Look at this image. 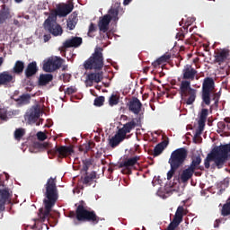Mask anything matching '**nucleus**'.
I'll use <instances>...</instances> for the list:
<instances>
[{
	"label": "nucleus",
	"instance_id": "50",
	"mask_svg": "<svg viewBox=\"0 0 230 230\" xmlns=\"http://www.w3.org/2000/svg\"><path fill=\"white\" fill-rule=\"evenodd\" d=\"M84 164L86 165V166H91V164H93V162L91 160H85L84 162Z\"/></svg>",
	"mask_w": 230,
	"mask_h": 230
},
{
	"label": "nucleus",
	"instance_id": "56",
	"mask_svg": "<svg viewBox=\"0 0 230 230\" xmlns=\"http://www.w3.org/2000/svg\"><path fill=\"white\" fill-rule=\"evenodd\" d=\"M171 84H172V85H176V84H177V81L172 80V81L171 82Z\"/></svg>",
	"mask_w": 230,
	"mask_h": 230
},
{
	"label": "nucleus",
	"instance_id": "41",
	"mask_svg": "<svg viewBox=\"0 0 230 230\" xmlns=\"http://www.w3.org/2000/svg\"><path fill=\"white\" fill-rule=\"evenodd\" d=\"M0 119H2L3 121H6L8 119L6 110L0 109Z\"/></svg>",
	"mask_w": 230,
	"mask_h": 230
},
{
	"label": "nucleus",
	"instance_id": "47",
	"mask_svg": "<svg viewBox=\"0 0 230 230\" xmlns=\"http://www.w3.org/2000/svg\"><path fill=\"white\" fill-rule=\"evenodd\" d=\"M217 127L220 130H224L226 128V122H223V121L218 122Z\"/></svg>",
	"mask_w": 230,
	"mask_h": 230
},
{
	"label": "nucleus",
	"instance_id": "27",
	"mask_svg": "<svg viewBox=\"0 0 230 230\" xmlns=\"http://www.w3.org/2000/svg\"><path fill=\"white\" fill-rule=\"evenodd\" d=\"M166 146H168V143L166 141L157 144L153 151L154 157L161 155L164 151V148H166Z\"/></svg>",
	"mask_w": 230,
	"mask_h": 230
},
{
	"label": "nucleus",
	"instance_id": "61",
	"mask_svg": "<svg viewBox=\"0 0 230 230\" xmlns=\"http://www.w3.org/2000/svg\"><path fill=\"white\" fill-rule=\"evenodd\" d=\"M218 226L219 225H217V223L214 225V227H218Z\"/></svg>",
	"mask_w": 230,
	"mask_h": 230
},
{
	"label": "nucleus",
	"instance_id": "38",
	"mask_svg": "<svg viewBox=\"0 0 230 230\" xmlns=\"http://www.w3.org/2000/svg\"><path fill=\"white\" fill-rule=\"evenodd\" d=\"M103 103H105V97L99 96V97L95 98L93 105H95V107H102V105H103Z\"/></svg>",
	"mask_w": 230,
	"mask_h": 230
},
{
	"label": "nucleus",
	"instance_id": "24",
	"mask_svg": "<svg viewBox=\"0 0 230 230\" xmlns=\"http://www.w3.org/2000/svg\"><path fill=\"white\" fill-rule=\"evenodd\" d=\"M125 137H124L122 133L118 130L117 134L110 139V146L111 148H116V146H118L121 141H124Z\"/></svg>",
	"mask_w": 230,
	"mask_h": 230
},
{
	"label": "nucleus",
	"instance_id": "59",
	"mask_svg": "<svg viewBox=\"0 0 230 230\" xmlns=\"http://www.w3.org/2000/svg\"><path fill=\"white\" fill-rule=\"evenodd\" d=\"M220 222H221L220 219H217V220H216V224H217V225H219V226H220Z\"/></svg>",
	"mask_w": 230,
	"mask_h": 230
},
{
	"label": "nucleus",
	"instance_id": "2",
	"mask_svg": "<svg viewBox=\"0 0 230 230\" xmlns=\"http://www.w3.org/2000/svg\"><path fill=\"white\" fill-rule=\"evenodd\" d=\"M197 69L191 65H186L182 70V81H181L178 93L186 105H193L197 100V89L191 87L193 80H199Z\"/></svg>",
	"mask_w": 230,
	"mask_h": 230
},
{
	"label": "nucleus",
	"instance_id": "46",
	"mask_svg": "<svg viewBox=\"0 0 230 230\" xmlns=\"http://www.w3.org/2000/svg\"><path fill=\"white\" fill-rule=\"evenodd\" d=\"M62 77L64 82H69L71 80V75L69 74H63Z\"/></svg>",
	"mask_w": 230,
	"mask_h": 230
},
{
	"label": "nucleus",
	"instance_id": "60",
	"mask_svg": "<svg viewBox=\"0 0 230 230\" xmlns=\"http://www.w3.org/2000/svg\"><path fill=\"white\" fill-rule=\"evenodd\" d=\"M225 190H226V189H222V188H221V189L219 190V192H220V193H223V191H224Z\"/></svg>",
	"mask_w": 230,
	"mask_h": 230
},
{
	"label": "nucleus",
	"instance_id": "23",
	"mask_svg": "<svg viewBox=\"0 0 230 230\" xmlns=\"http://www.w3.org/2000/svg\"><path fill=\"white\" fill-rule=\"evenodd\" d=\"M194 173L195 172L192 171L190 167L184 169L180 175L181 182H182L183 184H186L188 181L193 178Z\"/></svg>",
	"mask_w": 230,
	"mask_h": 230
},
{
	"label": "nucleus",
	"instance_id": "17",
	"mask_svg": "<svg viewBox=\"0 0 230 230\" xmlns=\"http://www.w3.org/2000/svg\"><path fill=\"white\" fill-rule=\"evenodd\" d=\"M82 42H84V40H82L81 37H72L71 39L66 40L63 43V46L66 49H68V48H80V46H82Z\"/></svg>",
	"mask_w": 230,
	"mask_h": 230
},
{
	"label": "nucleus",
	"instance_id": "63",
	"mask_svg": "<svg viewBox=\"0 0 230 230\" xmlns=\"http://www.w3.org/2000/svg\"><path fill=\"white\" fill-rule=\"evenodd\" d=\"M225 121H226V123H229V119H225Z\"/></svg>",
	"mask_w": 230,
	"mask_h": 230
},
{
	"label": "nucleus",
	"instance_id": "4",
	"mask_svg": "<svg viewBox=\"0 0 230 230\" xmlns=\"http://www.w3.org/2000/svg\"><path fill=\"white\" fill-rule=\"evenodd\" d=\"M46 191L44 193L43 206L44 208H40L38 213V222H46L51 215V209L55 208L57 200H58V189L55 179L49 178L45 184Z\"/></svg>",
	"mask_w": 230,
	"mask_h": 230
},
{
	"label": "nucleus",
	"instance_id": "28",
	"mask_svg": "<svg viewBox=\"0 0 230 230\" xmlns=\"http://www.w3.org/2000/svg\"><path fill=\"white\" fill-rule=\"evenodd\" d=\"M198 125H199L198 129L196 130V133L193 137L194 143H197V137H199V140L202 139V137H200V136L202 135V132H204V128L206 127V122L199 120Z\"/></svg>",
	"mask_w": 230,
	"mask_h": 230
},
{
	"label": "nucleus",
	"instance_id": "64",
	"mask_svg": "<svg viewBox=\"0 0 230 230\" xmlns=\"http://www.w3.org/2000/svg\"><path fill=\"white\" fill-rule=\"evenodd\" d=\"M59 91L62 92V87L59 88Z\"/></svg>",
	"mask_w": 230,
	"mask_h": 230
},
{
	"label": "nucleus",
	"instance_id": "9",
	"mask_svg": "<svg viewBox=\"0 0 230 230\" xmlns=\"http://www.w3.org/2000/svg\"><path fill=\"white\" fill-rule=\"evenodd\" d=\"M63 60L61 58H50L47 61L43 63V71L45 73H53V71H57V69H60L62 67Z\"/></svg>",
	"mask_w": 230,
	"mask_h": 230
},
{
	"label": "nucleus",
	"instance_id": "26",
	"mask_svg": "<svg viewBox=\"0 0 230 230\" xmlns=\"http://www.w3.org/2000/svg\"><path fill=\"white\" fill-rule=\"evenodd\" d=\"M7 19H10V8L3 4L0 12V24H4Z\"/></svg>",
	"mask_w": 230,
	"mask_h": 230
},
{
	"label": "nucleus",
	"instance_id": "16",
	"mask_svg": "<svg viewBox=\"0 0 230 230\" xmlns=\"http://www.w3.org/2000/svg\"><path fill=\"white\" fill-rule=\"evenodd\" d=\"M15 83V76L10 74L8 71L0 73V86L8 85L9 84Z\"/></svg>",
	"mask_w": 230,
	"mask_h": 230
},
{
	"label": "nucleus",
	"instance_id": "62",
	"mask_svg": "<svg viewBox=\"0 0 230 230\" xmlns=\"http://www.w3.org/2000/svg\"><path fill=\"white\" fill-rule=\"evenodd\" d=\"M22 0H15L16 3H22Z\"/></svg>",
	"mask_w": 230,
	"mask_h": 230
},
{
	"label": "nucleus",
	"instance_id": "36",
	"mask_svg": "<svg viewBox=\"0 0 230 230\" xmlns=\"http://www.w3.org/2000/svg\"><path fill=\"white\" fill-rule=\"evenodd\" d=\"M30 100H31V95L25 93L20 96L18 102H21L22 103H30Z\"/></svg>",
	"mask_w": 230,
	"mask_h": 230
},
{
	"label": "nucleus",
	"instance_id": "21",
	"mask_svg": "<svg viewBox=\"0 0 230 230\" xmlns=\"http://www.w3.org/2000/svg\"><path fill=\"white\" fill-rule=\"evenodd\" d=\"M105 15H109L111 21H113V22H118V21H119V17H118V15H119V4H115L108 11V14Z\"/></svg>",
	"mask_w": 230,
	"mask_h": 230
},
{
	"label": "nucleus",
	"instance_id": "39",
	"mask_svg": "<svg viewBox=\"0 0 230 230\" xmlns=\"http://www.w3.org/2000/svg\"><path fill=\"white\" fill-rule=\"evenodd\" d=\"M177 170H179L177 167L171 166L170 171L167 172V181H172V178L175 175Z\"/></svg>",
	"mask_w": 230,
	"mask_h": 230
},
{
	"label": "nucleus",
	"instance_id": "32",
	"mask_svg": "<svg viewBox=\"0 0 230 230\" xmlns=\"http://www.w3.org/2000/svg\"><path fill=\"white\" fill-rule=\"evenodd\" d=\"M26 134V130L22 128H16L14 131V139L16 141H21L22 137H24V135Z\"/></svg>",
	"mask_w": 230,
	"mask_h": 230
},
{
	"label": "nucleus",
	"instance_id": "57",
	"mask_svg": "<svg viewBox=\"0 0 230 230\" xmlns=\"http://www.w3.org/2000/svg\"><path fill=\"white\" fill-rule=\"evenodd\" d=\"M4 61V59L3 58H0V66H3Z\"/></svg>",
	"mask_w": 230,
	"mask_h": 230
},
{
	"label": "nucleus",
	"instance_id": "12",
	"mask_svg": "<svg viewBox=\"0 0 230 230\" xmlns=\"http://www.w3.org/2000/svg\"><path fill=\"white\" fill-rule=\"evenodd\" d=\"M40 118V108L39 106H32L25 114V119L29 123H37Z\"/></svg>",
	"mask_w": 230,
	"mask_h": 230
},
{
	"label": "nucleus",
	"instance_id": "54",
	"mask_svg": "<svg viewBox=\"0 0 230 230\" xmlns=\"http://www.w3.org/2000/svg\"><path fill=\"white\" fill-rule=\"evenodd\" d=\"M194 143H202V138L199 140V137H196V142Z\"/></svg>",
	"mask_w": 230,
	"mask_h": 230
},
{
	"label": "nucleus",
	"instance_id": "11",
	"mask_svg": "<svg viewBox=\"0 0 230 230\" xmlns=\"http://www.w3.org/2000/svg\"><path fill=\"white\" fill-rule=\"evenodd\" d=\"M53 155H58V157L63 159L64 157H69L72 154H75V150L71 146H55L51 150Z\"/></svg>",
	"mask_w": 230,
	"mask_h": 230
},
{
	"label": "nucleus",
	"instance_id": "51",
	"mask_svg": "<svg viewBox=\"0 0 230 230\" xmlns=\"http://www.w3.org/2000/svg\"><path fill=\"white\" fill-rule=\"evenodd\" d=\"M13 24H14V26L21 28V22H19V20H13Z\"/></svg>",
	"mask_w": 230,
	"mask_h": 230
},
{
	"label": "nucleus",
	"instance_id": "14",
	"mask_svg": "<svg viewBox=\"0 0 230 230\" xmlns=\"http://www.w3.org/2000/svg\"><path fill=\"white\" fill-rule=\"evenodd\" d=\"M141 107H143V104L137 97H132L128 102V109L129 112H132L133 114H139V112H141Z\"/></svg>",
	"mask_w": 230,
	"mask_h": 230
},
{
	"label": "nucleus",
	"instance_id": "31",
	"mask_svg": "<svg viewBox=\"0 0 230 230\" xmlns=\"http://www.w3.org/2000/svg\"><path fill=\"white\" fill-rule=\"evenodd\" d=\"M49 82H53V75L42 74L40 75V79H39L40 85H48Z\"/></svg>",
	"mask_w": 230,
	"mask_h": 230
},
{
	"label": "nucleus",
	"instance_id": "45",
	"mask_svg": "<svg viewBox=\"0 0 230 230\" xmlns=\"http://www.w3.org/2000/svg\"><path fill=\"white\" fill-rule=\"evenodd\" d=\"M214 105H218V102H220V93H216L213 94Z\"/></svg>",
	"mask_w": 230,
	"mask_h": 230
},
{
	"label": "nucleus",
	"instance_id": "55",
	"mask_svg": "<svg viewBox=\"0 0 230 230\" xmlns=\"http://www.w3.org/2000/svg\"><path fill=\"white\" fill-rule=\"evenodd\" d=\"M13 114H14V115L19 114V110H15V111H13Z\"/></svg>",
	"mask_w": 230,
	"mask_h": 230
},
{
	"label": "nucleus",
	"instance_id": "43",
	"mask_svg": "<svg viewBox=\"0 0 230 230\" xmlns=\"http://www.w3.org/2000/svg\"><path fill=\"white\" fill-rule=\"evenodd\" d=\"M75 93H76V88H75L74 86H70L65 91V94L68 95L75 94Z\"/></svg>",
	"mask_w": 230,
	"mask_h": 230
},
{
	"label": "nucleus",
	"instance_id": "53",
	"mask_svg": "<svg viewBox=\"0 0 230 230\" xmlns=\"http://www.w3.org/2000/svg\"><path fill=\"white\" fill-rule=\"evenodd\" d=\"M132 3V0H124L123 4L124 6H127L128 4H130Z\"/></svg>",
	"mask_w": 230,
	"mask_h": 230
},
{
	"label": "nucleus",
	"instance_id": "52",
	"mask_svg": "<svg viewBox=\"0 0 230 230\" xmlns=\"http://www.w3.org/2000/svg\"><path fill=\"white\" fill-rule=\"evenodd\" d=\"M83 170H84V172H85V173L87 174V172L89 171V165L84 164Z\"/></svg>",
	"mask_w": 230,
	"mask_h": 230
},
{
	"label": "nucleus",
	"instance_id": "6",
	"mask_svg": "<svg viewBox=\"0 0 230 230\" xmlns=\"http://www.w3.org/2000/svg\"><path fill=\"white\" fill-rule=\"evenodd\" d=\"M75 217L78 222H90L93 226H96L100 222V217L96 215V212L86 209L82 204L78 205L75 213L74 211L69 213L70 218H75Z\"/></svg>",
	"mask_w": 230,
	"mask_h": 230
},
{
	"label": "nucleus",
	"instance_id": "29",
	"mask_svg": "<svg viewBox=\"0 0 230 230\" xmlns=\"http://www.w3.org/2000/svg\"><path fill=\"white\" fill-rule=\"evenodd\" d=\"M12 72L13 75H22V73H24V62L17 60L13 67Z\"/></svg>",
	"mask_w": 230,
	"mask_h": 230
},
{
	"label": "nucleus",
	"instance_id": "3",
	"mask_svg": "<svg viewBox=\"0 0 230 230\" xmlns=\"http://www.w3.org/2000/svg\"><path fill=\"white\" fill-rule=\"evenodd\" d=\"M103 66H105L103 61V49L102 48H95L94 52L91 55V57L86 59L83 67L86 71H98L95 73H90L86 75V84H90L93 85V83L100 84L102 80H103Z\"/></svg>",
	"mask_w": 230,
	"mask_h": 230
},
{
	"label": "nucleus",
	"instance_id": "13",
	"mask_svg": "<svg viewBox=\"0 0 230 230\" xmlns=\"http://www.w3.org/2000/svg\"><path fill=\"white\" fill-rule=\"evenodd\" d=\"M137 161H139V156L137 155L126 158L124 161L119 163V168H125L128 173H132V168L137 164Z\"/></svg>",
	"mask_w": 230,
	"mask_h": 230
},
{
	"label": "nucleus",
	"instance_id": "34",
	"mask_svg": "<svg viewBox=\"0 0 230 230\" xmlns=\"http://www.w3.org/2000/svg\"><path fill=\"white\" fill-rule=\"evenodd\" d=\"M222 217H229L230 215V200L223 205L221 210Z\"/></svg>",
	"mask_w": 230,
	"mask_h": 230
},
{
	"label": "nucleus",
	"instance_id": "22",
	"mask_svg": "<svg viewBox=\"0 0 230 230\" xmlns=\"http://www.w3.org/2000/svg\"><path fill=\"white\" fill-rule=\"evenodd\" d=\"M76 24H78V13L74 12L69 15L66 21V28H68L70 31H73L75 28H76Z\"/></svg>",
	"mask_w": 230,
	"mask_h": 230
},
{
	"label": "nucleus",
	"instance_id": "58",
	"mask_svg": "<svg viewBox=\"0 0 230 230\" xmlns=\"http://www.w3.org/2000/svg\"><path fill=\"white\" fill-rule=\"evenodd\" d=\"M185 44H191V42L190 41V40H186Z\"/></svg>",
	"mask_w": 230,
	"mask_h": 230
},
{
	"label": "nucleus",
	"instance_id": "42",
	"mask_svg": "<svg viewBox=\"0 0 230 230\" xmlns=\"http://www.w3.org/2000/svg\"><path fill=\"white\" fill-rule=\"evenodd\" d=\"M37 137L39 141H46V139H48V136L42 131L37 133Z\"/></svg>",
	"mask_w": 230,
	"mask_h": 230
},
{
	"label": "nucleus",
	"instance_id": "40",
	"mask_svg": "<svg viewBox=\"0 0 230 230\" xmlns=\"http://www.w3.org/2000/svg\"><path fill=\"white\" fill-rule=\"evenodd\" d=\"M170 58H172V56L164 54V56L157 58V60L162 65V64H164V62H168Z\"/></svg>",
	"mask_w": 230,
	"mask_h": 230
},
{
	"label": "nucleus",
	"instance_id": "5",
	"mask_svg": "<svg viewBox=\"0 0 230 230\" xmlns=\"http://www.w3.org/2000/svg\"><path fill=\"white\" fill-rule=\"evenodd\" d=\"M74 8L75 6L69 4L58 6L57 10L50 13L48 19L45 20L43 23L44 30L49 31L54 37L62 35L64 30H62L60 24L57 23V17H66V15H69L73 12Z\"/></svg>",
	"mask_w": 230,
	"mask_h": 230
},
{
	"label": "nucleus",
	"instance_id": "25",
	"mask_svg": "<svg viewBox=\"0 0 230 230\" xmlns=\"http://www.w3.org/2000/svg\"><path fill=\"white\" fill-rule=\"evenodd\" d=\"M183 217H184V207L180 206V207H178V208L175 212L172 222L181 226V223L182 222Z\"/></svg>",
	"mask_w": 230,
	"mask_h": 230
},
{
	"label": "nucleus",
	"instance_id": "37",
	"mask_svg": "<svg viewBox=\"0 0 230 230\" xmlns=\"http://www.w3.org/2000/svg\"><path fill=\"white\" fill-rule=\"evenodd\" d=\"M209 113V111L208 109H202L200 115H199V121H204L206 122V119H208V114Z\"/></svg>",
	"mask_w": 230,
	"mask_h": 230
},
{
	"label": "nucleus",
	"instance_id": "8",
	"mask_svg": "<svg viewBox=\"0 0 230 230\" xmlns=\"http://www.w3.org/2000/svg\"><path fill=\"white\" fill-rule=\"evenodd\" d=\"M188 158V150L184 147L178 148L171 154L169 158L170 166L174 168H181L184 165L186 159Z\"/></svg>",
	"mask_w": 230,
	"mask_h": 230
},
{
	"label": "nucleus",
	"instance_id": "15",
	"mask_svg": "<svg viewBox=\"0 0 230 230\" xmlns=\"http://www.w3.org/2000/svg\"><path fill=\"white\" fill-rule=\"evenodd\" d=\"M26 78L30 79L35 76L39 73V66H37V61L29 63L24 70Z\"/></svg>",
	"mask_w": 230,
	"mask_h": 230
},
{
	"label": "nucleus",
	"instance_id": "7",
	"mask_svg": "<svg viewBox=\"0 0 230 230\" xmlns=\"http://www.w3.org/2000/svg\"><path fill=\"white\" fill-rule=\"evenodd\" d=\"M215 91V80L212 77H206L202 83L201 100L202 107L211 105V93Z\"/></svg>",
	"mask_w": 230,
	"mask_h": 230
},
{
	"label": "nucleus",
	"instance_id": "1",
	"mask_svg": "<svg viewBox=\"0 0 230 230\" xmlns=\"http://www.w3.org/2000/svg\"><path fill=\"white\" fill-rule=\"evenodd\" d=\"M230 159V143L220 145L214 147L210 153L207 155L204 160V166L200 165L202 163V158L200 155L192 157V161L189 168L192 171L200 170H209L211 168V162L213 161V166H216L217 170H222L225 166H227V161Z\"/></svg>",
	"mask_w": 230,
	"mask_h": 230
},
{
	"label": "nucleus",
	"instance_id": "19",
	"mask_svg": "<svg viewBox=\"0 0 230 230\" xmlns=\"http://www.w3.org/2000/svg\"><path fill=\"white\" fill-rule=\"evenodd\" d=\"M136 119H132L130 121L124 124L123 127L119 129V132H121L124 137H127V134H130L132 130L136 128Z\"/></svg>",
	"mask_w": 230,
	"mask_h": 230
},
{
	"label": "nucleus",
	"instance_id": "20",
	"mask_svg": "<svg viewBox=\"0 0 230 230\" xmlns=\"http://www.w3.org/2000/svg\"><path fill=\"white\" fill-rule=\"evenodd\" d=\"M6 202H10V191L6 189L0 190V211H4Z\"/></svg>",
	"mask_w": 230,
	"mask_h": 230
},
{
	"label": "nucleus",
	"instance_id": "30",
	"mask_svg": "<svg viewBox=\"0 0 230 230\" xmlns=\"http://www.w3.org/2000/svg\"><path fill=\"white\" fill-rule=\"evenodd\" d=\"M94 179H96V172H92L90 174L86 172L83 180V184L85 186H92L94 184Z\"/></svg>",
	"mask_w": 230,
	"mask_h": 230
},
{
	"label": "nucleus",
	"instance_id": "44",
	"mask_svg": "<svg viewBox=\"0 0 230 230\" xmlns=\"http://www.w3.org/2000/svg\"><path fill=\"white\" fill-rule=\"evenodd\" d=\"M93 31H96V25L91 22L88 29V37H91V34L93 33Z\"/></svg>",
	"mask_w": 230,
	"mask_h": 230
},
{
	"label": "nucleus",
	"instance_id": "10",
	"mask_svg": "<svg viewBox=\"0 0 230 230\" xmlns=\"http://www.w3.org/2000/svg\"><path fill=\"white\" fill-rule=\"evenodd\" d=\"M229 53L230 51L227 49H216L214 51V62L219 66H222V64L227 62L230 55Z\"/></svg>",
	"mask_w": 230,
	"mask_h": 230
},
{
	"label": "nucleus",
	"instance_id": "35",
	"mask_svg": "<svg viewBox=\"0 0 230 230\" xmlns=\"http://www.w3.org/2000/svg\"><path fill=\"white\" fill-rule=\"evenodd\" d=\"M186 33H188V26L183 27V29L176 34V39H178V40H182L184 37H186Z\"/></svg>",
	"mask_w": 230,
	"mask_h": 230
},
{
	"label": "nucleus",
	"instance_id": "48",
	"mask_svg": "<svg viewBox=\"0 0 230 230\" xmlns=\"http://www.w3.org/2000/svg\"><path fill=\"white\" fill-rule=\"evenodd\" d=\"M153 67L157 68L159 66H161V63L159 62V59H156L152 63Z\"/></svg>",
	"mask_w": 230,
	"mask_h": 230
},
{
	"label": "nucleus",
	"instance_id": "18",
	"mask_svg": "<svg viewBox=\"0 0 230 230\" xmlns=\"http://www.w3.org/2000/svg\"><path fill=\"white\" fill-rule=\"evenodd\" d=\"M111 16L106 14L102 16L98 22L100 31H102V33H107V31H109V25L111 24Z\"/></svg>",
	"mask_w": 230,
	"mask_h": 230
},
{
	"label": "nucleus",
	"instance_id": "49",
	"mask_svg": "<svg viewBox=\"0 0 230 230\" xmlns=\"http://www.w3.org/2000/svg\"><path fill=\"white\" fill-rule=\"evenodd\" d=\"M43 39H44V42H48L49 40H50L51 35L50 34H45L43 36Z\"/></svg>",
	"mask_w": 230,
	"mask_h": 230
},
{
	"label": "nucleus",
	"instance_id": "33",
	"mask_svg": "<svg viewBox=\"0 0 230 230\" xmlns=\"http://www.w3.org/2000/svg\"><path fill=\"white\" fill-rule=\"evenodd\" d=\"M119 103V96L118 94H111L109 98V104L111 107H114V105H118Z\"/></svg>",
	"mask_w": 230,
	"mask_h": 230
}]
</instances>
